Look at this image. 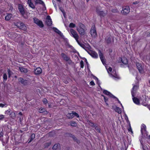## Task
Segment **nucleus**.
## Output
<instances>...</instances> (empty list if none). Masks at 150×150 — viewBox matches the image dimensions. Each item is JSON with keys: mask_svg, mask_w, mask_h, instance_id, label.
I'll return each instance as SVG.
<instances>
[{"mask_svg": "<svg viewBox=\"0 0 150 150\" xmlns=\"http://www.w3.org/2000/svg\"><path fill=\"white\" fill-rule=\"evenodd\" d=\"M103 93L106 95L109 96L110 97L114 98H115L116 97L111 93L110 92L106 90H104L103 91Z\"/></svg>", "mask_w": 150, "mask_h": 150, "instance_id": "aec40b11", "label": "nucleus"}, {"mask_svg": "<svg viewBox=\"0 0 150 150\" xmlns=\"http://www.w3.org/2000/svg\"><path fill=\"white\" fill-rule=\"evenodd\" d=\"M138 86H134L133 87L132 91H131V93L132 97H134V93H135L136 91L138 89Z\"/></svg>", "mask_w": 150, "mask_h": 150, "instance_id": "f3484780", "label": "nucleus"}, {"mask_svg": "<svg viewBox=\"0 0 150 150\" xmlns=\"http://www.w3.org/2000/svg\"><path fill=\"white\" fill-rule=\"evenodd\" d=\"M31 0H28V4H30L31 3Z\"/></svg>", "mask_w": 150, "mask_h": 150, "instance_id": "3c124183", "label": "nucleus"}, {"mask_svg": "<svg viewBox=\"0 0 150 150\" xmlns=\"http://www.w3.org/2000/svg\"><path fill=\"white\" fill-rule=\"evenodd\" d=\"M102 96L103 97H104V100H105V101L106 103V104L107 105H108V104L106 102L108 100V99L107 98H106L105 96H103V95H102Z\"/></svg>", "mask_w": 150, "mask_h": 150, "instance_id": "37998d69", "label": "nucleus"}, {"mask_svg": "<svg viewBox=\"0 0 150 150\" xmlns=\"http://www.w3.org/2000/svg\"><path fill=\"white\" fill-rule=\"evenodd\" d=\"M112 70V68L111 67H110L109 68H108V72H109V71H110V72H111Z\"/></svg>", "mask_w": 150, "mask_h": 150, "instance_id": "09e8293b", "label": "nucleus"}, {"mask_svg": "<svg viewBox=\"0 0 150 150\" xmlns=\"http://www.w3.org/2000/svg\"><path fill=\"white\" fill-rule=\"evenodd\" d=\"M70 31L72 37L75 39L76 42H78L79 36L75 30L72 29L70 30Z\"/></svg>", "mask_w": 150, "mask_h": 150, "instance_id": "20e7f679", "label": "nucleus"}, {"mask_svg": "<svg viewBox=\"0 0 150 150\" xmlns=\"http://www.w3.org/2000/svg\"><path fill=\"white\" fill-rule=\"evenodd\" d=\"M130 12V9L129 6H124L122 7V10L121 11V13L124 15H126L128 14Z\"/></svg>", "mask_w": 150, "mask_h": 150, "instance_id": "39448f33", "label": "nucleus"}, {"mask_svg": "<svg viewBox=\"0 0 150 150\" xmlns=\"http://www.w3.org/2000/svg\"><path fill=\"white\" fill-rule=\"evenodd\" d=\"M128 130H129V131H130L131 130V127H130V128H129V129H128Z\"/></svg>", "mask_w": 150, "mask_h": 150, "instance_id": "6e6d98bb", "label": "nucleus"}, {"mask_svg": "<svg viewBox=\"0 0 150 150\" xmlns=\"http://www.w3.org/2000/svg\"><path fill=\"white\" fill-rule=\"evenodd\" d=\"M80 64L81 67V68H83L84 67V62L83 60L81 61L80 63Z\"/></svg>", "mask_w": 150, "mask_h": 150, "instance_id": "e433bc0d", "label": "nucleus"}, {"mask_svg": "<svg viewBox=\"0 0 150 150\" xmlns=\"http://www.w3.org/2000/svg\"><path fill=\"white\" fill-rule=\"evenodd\" d=\"M70 125L72 126L75 127L76 126L77 124L74 122H72L70 123Z\"/></svg>", "mask_w": 150, "mask_h": 150, "instance_id": "f704fd0d", "label": "nucleus"}, {"mask_svg": "<svg viewBox=\"0 0 150 150\" xmlns=\"http://www.w3.org/2000/svg\"><path fill=\"white\" fill-rule=\"evenodd\" d=\"M8 77H10L11 76V74L12 72L10 70L8 69Z\"/></svg>", "mask_w": 150, "mask_h": 150, "instance_id": "58836bf2", "label": "nucleus"}, {"mask_svg": "<svg viewBox=\"0 0 150 150\" xmlns=\"http://www.w3.org/2000/svg\"><path fill=\"white\" fill-rule=\"evenodd\" d=\"M19 115H22V114L21 112H19Z\"/></svg>", "mask_w": 150, "mask_h": 150, "instance_id": "5fc2aeb1", "label": "nucleus"}, {"mask_svg": "<svg viewBox=\"0 0 150 150\" xmlns=\"http://www.w3.org/2000/svg\"><path fill=\"white\" fill-rule=\"evenodd\" d=\"M12 15L11 13L7 14L5 17V20L6 21H9L12 17Z\"/></svg>", "mask_w": 150, "mask_h": 150, "instance_id": "4be33fe9", "label": "nucleus"}, {"mask_svg": "<svg viewBox=\"0 0 150 150\" xmlns=\"http://www.w3.org/2000/svg\"><path fill=\"white\" fill-rule=\"evenodd\" d=\"M149 83H150V81H149Z\"/></svg>", "mask_w": 150, "mask_h": 150, "instance_id": "e2e57ef3", "label": "nucleus"}, {"mask_svg": "<svg viewBox=\"0 0 150 150\" xmlns=\"http://www.w3.org/2000/svg\"><path fill=\"white\" fill-rule=\"evenodd\" d=\"M17 25L18 27L23 30H25L27 29L26 27L23 23H18Z\"/></svg>", "mask_w": 150, "mask_h": 150, "instance_id": "9d476101", "label": "nucleus"}, {"mask_svg": "<svg viewBox=\"0 0 150 150\" xmlns=\"http://www.w3.org/2000/svg\"><path fill=\"white\" fill-rule=\"evenodd\" d=\"M67 117L69 119H72L73 117V113L72 112L71 113H68L67 115Z\"/></svg>", "mask_w": 150, "mask_h": 150, "instance_id": "393cba45", "label": "nucleus"}, {"mask_svg": "<svg viewBox=\"0 0 150 150\" xmlns=\"http://www.w3.org/2000/svg\"><path fill=\"white\" fill-rule=\"evenodd\" d=\"M141 132L142 134L145 137L148 135L147 132L146 130V127L144 124H142L141 127Z\"/></svg>", "mask_w": 150, "mask_h": 150, "instance_id": "7ed1b4c3", "label": "nucleus"}, {"mask_svg": "<svg viewBox=\"0 0 150 150\" xmlns=\"http://www.w3.org/2000/svg\"><path fill=\"white\" fill-rule=\"evenodd\" d=\"M3 78L4 79V80L5 81L7 79V75L6 73H4L3 76Z\"/></svg>", "mask_w": 150, "mask_h": 150, "instance_id": "4c0bfd02", "label": "nucleus"}, {"mask_svg": "<svg viewBox=\"0 0 150 150\" xmlns=\"http://www.w3.org/2000/svg\"><path fill=\"white\" fill-rule=\"evenodd\" d=\"M42 101L44 104H46L47 103V101L46 99L44 98L43 99Z\"/></svg>", "mask_w": 150, "mask_h": 150, "instance_id": "ea45409f", "label": "nucleus"}, {"mask_svg": "<svg viewBox=\"0 0 150 150\" xmlns=\"http://www.w3.org/2000/svg\"><path fill=\"white\" fill-rule=\"evenodd\" d=\"M9 116L10 117L14 119L16 117V115L15 112L13 111L10 114Z\"/></svg>", "mask_w": 150, "mask_h": 150, "instance_id": "a878e982", "label": "nucleus"}, {"mask_svg": "<svg viewBox=\"0 0 150 150\" xmlns=\"http://www.w3.org/2000/svg\"><path fill=\"white\" fill-rule=\"evenodd\" d=\"M42 72V69L38 67L34 70V73L35 74H39Z\"/></svg>", "mask_w": 150, "mask_h": 150, "instance_id": "6ab92c4d", "label": "nucleus"}, {"mask_svg": "<svg viewBox=\"0 0 150 150\" xmlns=\"http://www.w3.org/2000/svg\"><path fill=\"white\" fill-rule=\"evenodd\" d=\"M72 112L73 113V117H74V116H75L77 117H79V115L78 113L73 111H72Z\"/></svg>", "mask_w": 150, "mask_h": 150, "instance_id": "c9c22d12", "label": "nucleus"}, {"mask_svg": "<svg viewBox=\"0 0 150 150\" xmlns=\"http://www.w3.org/2000/svg\"><path fill=\"white\" fill-rule=\"evenodd\" d=\"M29 6L32 8H35V6L32 3H31L30 4H29Z\"/></svg>", "mask_w": 150, "mask_h": 150, "instance_id": "79ce46f5", "label": "nucleus"}, {"mask_svg": "<svg viewBox=\"0 0 150 150\" xmlns=\"http://www.w3.org/2000/svg\"><path fill=\"white\" fill-rule=\"evenodd\" d=\"M96 11L97 13L101 16H105L107 13V12L105 13L103 11H100L97 9H96Z\"/></svg>", "mask_w": 150, "mask_h": 150, "instance_id": "2eb2a0df", "label": "nucleus"}, {"mask_svg": "<svg viewBox=\"0 0 150 150\" xmlns=\"http://www.w3.org/2000/svg\"><path fill=\"white\" fill-rule=\"evenodd\" d=\"M88 53L92 57L97 58L98 57V54L94 51L92 50H88Z\"/></svg>", "mask_w": 150, "mask_h": 150, "instance_id": "9b49d317", "label": "nucleus"}, {"mask_svg": "<svg viewBox=\"0 0 150 150\" xmlns=\"http://www.w3.org/2000/svg\"><path fill=\"white\" fill-rule=\"evenodd\" d=\"M87 122L88 124L91 126H94V124L93 123L91 122V121L88 120L87 121Z\"/></svg>", "mask_w": 150, "mask_h": 150, "instance_id": "2f4dec72", "label": "nucleus"}, {"mask_svg": "<svg viewBox=\"0 0 150 150\" xmlns=\"http://www.w3.org/2000/svg\"><path fill=\"white\" fill-rule=\"evenodd\" d=\"M61 10L62 13H64V11L63 9H61Z\"/></svg>", "mask_w": 150, "mask_h": 150, "instance_id": "4d7b16f0", "label": "nucleus"}, {"mask_svg": "<svg viewBox=\"0 0 150 150\" xmlns=\"http://www.w3.org/2000/svg\"><path fill=\"white\" fill-rule=\"evenodd\" d=\"M59 144H55L52 147V149L53 150H56L58 149H59L60 147Z\"/></svg>", "mask_w": 150, "mask_h": 150, "instance_id": "b1692460", "label": "nucleus"}, {"mask_svg": "<svg viewBox=\"0 0 150 150\" xmlns=\"http://www.w3.org/2000/svg\"><path fill=\"white\" fill-rule=\"evenodd\" d=\"M75 27V24L72 23H70L69 25V27L70 28H74Z\"/></svg>", "mask_w": 150, "mask_h": 150, "instance_id": "c756f323", "label": "nucleus"}, {"mask_svg": "<svg viewBox=\"0 0 150 150\" xmlns=\"http://www.w3.org/2000/svg\"><path fill=\"white\" fill-rule=\"evenodd\" d=\"M10 109H9L8 110L6 111L5 112V114L7 115H10V114L12 112Z\"/></svg>", "mask_w": 150, "mask_h": 150, "instance_id": "72a5a7b5", "label": "nucleus"}, {"mask_svg": "<svg viewBox=\"0 0 150 150\" xmlns=\"http://www.w3.org/2000/svg\"><path fill=\"white\" fill-rule=\"evenodd\" d=\"M118 62H122L123 64L126 65L127 64L128 61L127 59L125 57H123L122 58H119V60H118Z\"/></svg>", "mask_w": 150, "mask_h": 150, "instance_id": "f8f14e48", "label": "nucleus"}, {"mask_svg": "<svg viewBox=\"0 0 150 150\" xmlns=\"http://www.w3.org/2000/svg\"><path fill=\"white\" fill-rule=\"evenodd\" d=\"M90 33L91 36L95 38L97 36V33L94 26H92L90 30Z\"/></svg>", "mask_w": 150, "mask_h": 150, "instance_id": "0eeeda50", "label": "nucleus"}, {"mask_svg": "<svg viewBox=\"0 0 150 150\" xmlns=\"http://www.w3.org/2000/svg\"><path fill=\"white\" fill-rule=\"evenodd\" d=\"M149 35H150V33H149Z\"/></svg>", "mask_w": 150, "mask_h": 150, "instance_id": "680f3d73", "label": "nucleus"}, {"mask_svg": "<svg viewBox=\"0 0 150 150\" xmlns=\"http://www.w3.org/2000/svg\"><path fill=\"white\" fill-rule=\"evenodd\" d=\"M33 19L34 22L40 27L42 28L43 27L44 25L41 21L39 20L38 19L36 18H34Z\"/></svg>", "mask_w": 150, "mask_h": 150, "instance_id": "6e6552de", "label": "nucleus"}, {"mask_svg": "<svg viewBox=\"0 0 150 150\" xmlns=\"http://www.w3.org/2000/svg\"><path fill=\"white\" fill-rule=\"evenodd\" d=\"M72 137L74 140L76 141V138L74 136H73Z\"/></svg>", "mask_w": 150, "mask_h": 150, "instance_id": "603ef678", "label": "nucleus"}, {"mask_svg": "<svg viewBox=\"0 0 150 150\" xmlns=\"http://www.w3.org/2000/svg\"><path fill=\"white\" fill-rule=\"evenodd\" d=\"M61 56L64 60H65L67 62H68L69 61L70 62H71V61L70 60L69 57H68L64 53H62Z\"/></svg>", "mask_w": 150, "mask_h": 150, "instance_id": "dca6fc26", "label": "nucleus"}, {"mask_svg": "<svg viewBox=\"0 0 150 150\" xmlns=\"http://www.w3.org/2000/svg\"><path fill=\"white\" fill-rule=\"evenodd\" d=\"M90 84L91 85V86H94L95 85V84L94 83V82L93 81H91L90 83Z\"/></svg>", "mask_w": 150, "mask_h": 150, "instance_id": "a18cd8bd", "label": "nucleus"}, {"mask_svg": "<svg viewBox=\"0 0 150 150\" xmlns=\"http://www.w3.org/2000/svg\"><path fill=\"white\" fill-rule=\"evenodd\" d=\"M6 105V104H2V103H0V107H3L5 105Z\"/></svg>", "mask_w": 150, "mask_h": 150, "instance_id": "49530a36", "label": "nucleus"}, {"mask_svg": "<svg viewBox=\"0 0 150 150\" xmlns=\"http://www.w3.org/2000/svg\"><path fill=\"white\" fill-rule=\"evenodd\" d=\"M118 102L119 103H120V102L119 101Z\"/></svg>", "mask_w": 150, "mask_h": 150, "instance_id": "052dcab7", "label": "nucleus"}, {"mask_svg": "<svg viewBox=\"0 0 150 150\" xmlns=\"http://www.w3.org/2000/svg\"><path fill=\"white\" fill-rule=\"evenodd\" d=\"M77 42L81 47L85 50L86 51H87V52L88 51V50L90 48V46L88 45H86V46L83 44L79 42V40L78 41V42Z\"/></svg>", "mask_w": 150, "mask_h": 150, "instance_id": "1a4fd4ad", "label": "nucleus"}, {"mask_svg": "<svg viewBox=\"0 0 150 150\" xmlns=\"http://www.w3.org/2000/svg\"><path fill=\"white\" fill-rule=\"evenodd\" d=\"M115 112H118L119 114L121 113V108L118 107H116L115 108Z\"/></svg>", "mask_w": 150, "mask_h": 150, "instance_id": "cd10ccee", "label": "nucleus"}, {"mask_svg": "<svg viewBox=\"0 0 150 150\" xmlns=\"http://www.w3.org/2000/svg\"><path fill=\"white\" fill-rule=\"evenodd\" d=\"M53 3L54 4V7H55V8H57V6H56V4H54V2L53 1Z\"/></svg>", "mask_w": 150, "mask_h": 150, "instance_id": "864d4df0", "label": "nucleus"}, {"mask_svg": "<svg viewBox=\"0 0 150 150\" xmlns=\"http://www.w3.org/2000/svg\"><path fill=\"white\" fill-rule=\"evenodd\" d=\"M35 138V135L34 134H31L30 136V139L29 142H30Z\"/></svg>", "mask_w": 150, "mask_h": 150, "instance_id": "c85d7f7f", "label": "nucleus"}, {"mask_svg": "<svg viewBox=\"0 0 150 150\" xmlns=\"http://www.w3.org/2000/svg\"><path fill=\"white\" fill-rule=\"evenodd\" d=\"M137 68L139 72L141 73H144V70L141 64L139 63H137L136 64Z\"/></svg>", "mask_w": 150, "mask_h": 150, "instance_id": "4468645a", "label": "nucleus"}, {"mask_svg": "<svg viewBox=\"0 0 150 150\" xmlns=\"http://www.w3.org/2000/svg\"><path fill=\"white\" fill-rule=\"evenodd\" d=\"M133 4H136V3L135 2H134L133 3Z\"/></svg>", "mask_w": 150, "mask_h": 150, "instance_id": "bf43d9fd", "label": "nucleus"}, {"mask_svg": "<svg viewBox=\"0 0 150 150\" xmlns=\"http://www.w3.org/2000/svg\"><path fill=\"white\" fill-rule=\"evenodd\" d=\"M148 107L149 108V109L150 110V105L148 106Z\"/></svg>", "mask_w": 150, "mask_h": 150, "instance_id": "13d9d810", "label": "nucleus"}, {"mask_svg": "<svg viewBox=\"0 0 150 150\" xmlns=\"http://www.w3.org/2000/svg\"><path fill=\"white\" fill-rule=\"evenodd\" d=\"M94 127L95 128V129L99 133L100 132V129L97 126L95 125L94 126Z\"/></svg>", "mask_w": 150, "mask_h": 150, "instance_id": "473e14b6", "label": "nucleus"}, {"mask_svg": "<svg viewBox=\"0 0 150 150\" xmlns=\"http://www.w3.org/2000/svg\"><path fill=\"white\" fill-rule=\"evenodd\" d=\"M117 10H116L115 9H113L112 10V12H114V13H116L117 12Z\"/></svg>", "mask_w": 150, "mask_h": 150, "instance_id": "de8ad7c7", "label": "nucleus"}, {"mask_svg": "<svg viewBox=\"0 0 150 150\" xmlns=\"http://www.w3.org/2000/svg\"><path fill=\"white\" fill-rule=\"evenodd\" d=\"M18 9L22 16L25 19L27 18L28 17V13L25 11L24 8L23 6L21 4H19Z\"/></svg>", "mask_w": 150, "mask_h": 150, "instance_id": "f257e3e1", "label": "nucleus"}, {"mask_svg": "<svg viewBox=\"0 0 150 150\" xmlns=\"http://www.w3.org/2000/svg\"><path fill=\"white\" fill-rule=\"evenodd\" d=\"M98 54L101 61H102L103 64H104L105 63V61L103 58V54L102 53L101 51L100 50H99Z\"/></svg>", "mask_w": 150, "mask_h": 150, "instance_id": "a211bd4d", "label": "nucleus"}, {"mask_svg": "<svg viewBox=\"0 0 150 150\" xmlns=\"http://www.w3.org/2000/svg\"><path fill=\"white\" fill-rule=\"evenodd\" d=\"M46 23L47 25L48 26H50L52 25V22L50 16H47Z\"/></svg>", "mask_w": 150, "mask_h": 150, "instance_id": "ddd939ff", "label": "nucleus"}, {"mask_svg": "<svg viewBox=\"0 0 150 150\" xmlns=\"http://www.w3.org/2000/svg\"><path fill=\"white\" fill-rule=\"evenodd\" d=\"M18 80L19 82L21 83L23 86L27 85L29 83L28 80L22 78H19Z\"/></svg>", "mask_w": 150, "mask_h": 150, "instance_id": "423d86ee", "label": "nucleus"}, {"mask_svg": "<svg viewBox=\"0 0 150 150\" xmlns=\"http://www.w3.org/2000/svg\"><path fill=\"white\" fill-rule=\"evenodd\" d=\"M133 97L132 99L134 102L137 105H139L140 104V102L139 99L137 98L134 97V96Z\"/></svg>", "mask_w": 150, "mask_h": 150, "instance_id": "412c9836", "label": "nucleus"}, {"mask_svg": "<svg viewBox=\"0 0 150 150\" xmlns=\"http://www.w3.org/2000/svg\"><path fill=\"white\" fill-rule=\"evenodd\" d=\"M19 69L21 72H23L24 73H26L28 72L27 69L26 68H25L23 67H19Z\"/></svg>", "mask_w": 150, "mask_h": 150, "instance_id": "5701e85b", "label": "nucleus"}, {"mask_svg": "<svg viewBox=\"0 0 150 150\" xmlns=\"http://www.w3.org/2000/svg\"><path fill=\"white\" fill-rule=\"evenodd\" d=\"M4 118V116L2 115H0V120H1Z\"/></svg>", "mask_w": 150, "mask_h": 150, "instance_id": "c03bdc74", "label": "nucleus"}, {"mask_svg": "<svg viewBox=\"0 0 150 150\" xmlns=\"http://www.w3.org/2000/svg\"><path fill=\"white\" fill-rule=\"evenodd\" d=\"M4 135V134L2 132H1L0 133V137H2Z\"/></svg>", "mask_w": 150, "mask_h": 150, "instance_id": "8fccbe9b", "label": "nucleus"}, {"mask_svg": "<svg viewBox=\"0 0 150 150\" xmlns=\"http://www.w3.org/2000/svg\"><path fill=\"white\" fill-rule=\"evenodd\" d=\"M35 3L37 4H42L43 6H45V4L44 2L41 0H36Z\"/></svg>", "mask_w": 150, "mask_h": 150, "instance_id": "bb28decb", "label": "nucleus"}, {"mask_svg": "<svg viewBox=\"0 0 150 150\" xmlns=\"http://www.w3.org/2000/svg\"><path fill=\"white\" fill-rule=\"evenodd\" d=\"M54 30L55 32L57 33L60 35L61 34V32L57 28H54Z\"/></svg>", "mask_w": 150, "mask_h": 150, "instance_id": "7c9ffc66", "label": "nucleus"}, {"mask_svg": "<svg viewBox=\"0 0 150 150\" xmlns=\"http://www.w3.org/2000/svg\"><path fill=\"white\" fill-rule=\"evenodd\" d=\"M45 109L42 108H40L39 110V112L40 113H42L44 111Z\"/></svg>", "mask_w": 150, "mask_h": 150, "instance_id": "a19ab883", "label": "nucleus"}, {"mask_svg": "<svg viewBox=\"0 0 150 150\" xmlns=\"http://www.w3.org/2000/svg\"><path fill=\"white\" fill-rule=\"evenodd\" d=\"M85 26L82 23H79L78 26L77 27V30L81 35H83L85 33V30L84 29Z\"/></svg>", "mask_w": 150, "mask_h": 150, "instance_id": "f03ea898", "label": "nucleus"}]
</instances>
